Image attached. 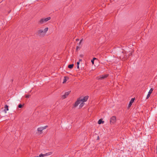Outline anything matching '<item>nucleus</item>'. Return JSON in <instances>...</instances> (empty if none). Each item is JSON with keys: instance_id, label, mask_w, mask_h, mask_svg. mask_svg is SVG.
Segmentation results:
<instances>
[{"instance_id": "nucleus-11", "label": "nucleus", "mask_w": 157, "mask_h": 157, "mask_svg": "<svg viewBox=\"0 0 157 157\" xmlns=\"http://www.w3.org/2000/svg\"><path fill=\"white\" fill-rule=\"evenodd\" d=\"M69 79V78L67 77H64V78L63 79V83H65L66 81Z\"/></svg>"}, {"instance_id": "nucleus-12", "label": "nucleus", "mask_w": 157, "mask_h": 157, "mask_svg": "<svg viewBox=\"0 0 157 157\" xmlns=\"http://www.w3.org/2000/svg\"><path fill=\"white\" fill-rule=\"evenodd\" d=\"M103 123L104 121H102L101 119L99 120L98 121V123L99 124H100L101 123Z\"/></svg>"}, {"instance_id": "nucleus-25", "label": "nucleus", "mask_w": 157, "mask_h": 157, "mask_svg": "<svg viewBox=\"0 0 157 157\" xmlns=\"http://www.w3.org/2000/svg\"><path fill=\"white\" fill-rule=\"evenodd\" d=\"M76 41H78V40H79V39H76Z\"/></svg>"}, {"instance_id": "nucleus-2", "label": "nucleus", "mask_w": 157, "mask_h": 157, "mask_svg": "<svg viewBox=\"0 0 157 157\" xmlns=\"http://www.w3.org/2000/svg\"><path fill=\"white\" fill-rule=\"evenodd\" d=\"M48 29V28L46 27L45 28L44 30L41 29H39L37 32V34L40 36L42 37L44 36L45 35Z\"/></svg>"}, {"instance_id": "nucleus-21", "label": "nucleus", "mask_w": 157, "mask_h": 157, "mask_svg": "<svg viewBox=\"0 0 157 157\" xmlns=\"http://www.w3.org/2000/svg\"><path fill=\"white\" fill-rule=\"evenodd\" d=\"M79 63H80L79 62H77V65H79Z\"/></svg>"}, {"instance_id": "nucleus-14", "label": "nucleus", "mask_w": 157, "mask_h": 157, "mask_svg": "<svg viewBox=\"0 0 157 157\" xmlns=\"http://www.w3.org/2000/svg\"><path fill=\"white\" fill-rule=\"evenodd\" d=\"M153 90V89L152 88H151L150 90L148 92V94H151L152 93V91Z\"/></svg>"}, {"instance_id": "nucleus-24", "label": "nucleus", "mask_w": 157, "mask_h": 157, "mask_svg": "<svg viewBox=\"0 0 157 157\" xmlns=\"http://www.w3.org/2000/svg\"><path fill=\"white\" fill-rule=\"evenodd\" d=\"M99 136H98L97 137V140H99Z\"/></svg>"}, {"instance_id": "nucleus-8", "label": "nucleus", "mask_w": 157, "mask_h": 157, "mask_svg": "<svg viewBox=\"0 0 157 157\" xmlns=\"http://www.w3.org/2000/svg\"><path fill=\"white\" fill-rule=\"evenodd\" d=\"M71 92V91H69L68 92H65V94L62 95V98L63 99H64L66 98L69 94Z\"/></svg>"}, {"instance_id": "nucleus-4", "label": "nucleus", "mask_w": 157, "mask_h": 157, "mask_svg": "<svg viewBox=\"0 0 157 157\" xmlns=\"http://www.w3.org/2000/svg\"><path fill=\"white\" fill-rule=\"evenodd\" d=\"M108 74H106L99 76L98 77V79L99 80L104 79L106 78L108 76Z\"/></svg>"}, {"instance_id": "nucleus-26", "label": "nucleus", "mask_w": 157, "mask_h": 157, "mask_svg": "<svg viewBox=\"0 0 157 157\" xmlns=\"http://www.w3.org/2000/svg\"><path fill=\"white\" fill-rule=\"evenodd\" d=\"M82 61V59H80L79 60V62H80V61Z\"/></svg>"}, {"instance_id": "nucleus-18", "label": "nucleus", "mask_w": 157, "mask_h": 157, "mask_svg": "<svg viewBox=\"0 0 157 157\" xmlns=\"http://www.w3.org/2000/svg\"><path fill=\"white\" fill-rule=\"evenodd\" d=\"M82 40H83V39H82L80 40V42L79 43V45H80L81 44V42H82Z\"/></svg>"}, {"instance_id": "nucleus-17", "label": "nucleus", "mask_w": 157, "mask_h": 157, "mask_svg": "<svg viewBox=\"0 0 157 157\" xmlns=\"http://www.w3.org/2000/svg\"><path fill=\"white\" fill-rule=\"evenodd\" d=\"M150 94H148L147 96V97H146V99H148L149 97L150 96Z\"/></svg>"}, {"instance_id": "nucleus-27", "label": "nucleus", "mask_w": 157, "mask_h": 157, "mask_svg": "<svg viewBox=\"0 0 157 157\" xmlns=\"http://www.w3.org/2000/svg\"><path fill=\"white\" fill-rule=\"evenodd\" d=\"M80 56H81V57H82V55H80Z\"/></svg>"}, {"instance_id": "nucleus-7", "label": "nucleus", "mask_w": 157, "mask_h": 157, "mask_svg": "<svg viewBox=\"0 0 157 157\" xmlns=\"http://www.w3.org/2000/svg\"><path fill=\"white\" fill-rule=\"evenodd\" d=\"M47 126H45L44 127H41L38 128L37 130L39 132H40V133H41V132L44 129H45Z\"/></svg>"}, {"instance_id": "nucleus-19", "label": "nucleus", "mask_w": 157, "mask_h": 157, "mask_svg": "<svg viewBox=\"0 0 157 157\" xmlns=\"http://www.w3.org/2000/svg\"><path fill=\"white\" fill-rule=\"evenodd\" d=\"M94 61L93 60V59L91 61V62L93 64H94Z\"/></svg>"}, {"instance_id": "nucleus-22", "label": "nucleus", "mask_w": 157, "mask_h": 157, "mask_svg": "<svg viewBox=\"0 0 157 157\" xmlns=\"http://www.w3.org/2000/svg\"><path fill=\"white\" fill-rule=\"evenodd\" d=\"M77 68L78 69L79 68V65H77Z\"/></svg>"}, {"instance_id": "nucleus-10", "label": "nucleus", "mask_w": 157, "mask_h": 157, "mask_svg": "<svg viewBox=\"0 0 157 157\" xmlns=\"http://www.w3.org/2000/svg\"><path fill=\"white\" fill-rule=\"evenodd\" d=\"M5 109L4 110V112L5 113H7V111H8L9 110L8 109V106L7 105H6L5 106Z\"/></svg>"}, {"instance_id": "nucleus-3", "label": "nucleus", "mask_w": 157, "mask_h": 157, "mask_svg": "<svg viewBox=\"0 0 157 157\" xmlns=\"http://www.w3.org/2000/svg\"><path fill=\"white\" fill-rule=\"evenodd\" d=\"M51 19V17H48L46 18H43L40 20V22L42 24L44 23H45L48 21H49Z\"/></svg>"}, {"instance_id": "nucleus-1", "label": "nucleus", "mask_w": 157, "mask_h": 157, "mask_svg": "<svg viewBox=\"0 0 157 157\" xmlns=\"http://www.w3.org/2000/svg\"><path fill=\"white\" fill-rule=\"evenodd\" d=\"M88 98V96H85L84 98H79L78 99L77 101L75 102V106L76 107L78 105H79V108H82L84 105V102L86 101Z\"/></svg>"}, {"instance_id": "nucleus-16", "label": "nucleus", "mask_w": 157, "mask_h": 157, "mask_svg": "<svg viewBox=\"0 0 157 157\" xmlns=\"http://www.w3.org/2000/svg\"><path fill=\"white\" fill-rule=\"evenodd\" d=\"M30 96V95L29 94L26 95H25V97L27 98H28Z\"/></svg>"}, {"instance_id": "nucleus-15", "label": "nucleus", "mask_w": 157, "mask_h": 157, "mask_svg": "<svg viewBox=\"0 0 157 157\" xmlns=\"http://www.w3.org/2000/svg\"><path fill=\"white\" fill-rule=\"evenodd\" d=\"M23 105H21V104H20L18 106V107L19 108H22V107L23 106Z\"/></svg>"}, {"instance_id": "nucleus-6", "label": "nucleus", "mask_w": 157, "mask_h": 157, "mask_svg": "<svg viewBox=\"0 0 157 157\" xmlns=\"http://www.w3.org/2000/svg\"><path fill=\"white\" fill-rule=\"evenodd\" d=\"M52 152H49L48 153H46L44 154H40L39 155V156H36V157H44V156H47L49 155H50L52 154Z\"/></svg>"}, {"instance_id": "nucleus-23", "label": "nucleus", "mask_w": 157, "mask_h": 157, "mask_svg": "<svg viewBox=\"0 0 157 157\" xmlns=\"http://www.w3.org/2000/svg\"><path fill=\"white\" fill-rule=\"evenodd\" d=\"M79 48L78 46H77L76 47V50H78V48Z\"/></svg>"}, {"instance_id": "nucleus-5", "label": "nucleus", "mask_w": 157, "mask_h": 157, "mask_svg": "<svg viewBox=\"0 0 157 157\" xmlns=\"http://www.w3.org/2000/svg\"><path fill=\"white\" fill-rule=\"evenodd\" d=\"M116 118L115 116H113L111 117L110 120V122L111 124H113L116 122Z\"/></svg>"}, {"instance_id": "nucleus-20", "label": "nucleus", "mask_w": 157, "mask_h": 157, "mask_svg": "<svg viewBox=\"0 0 157 157\" xmlns=\"http://www.w3.org/2000/svg\"><path fill=\"white\" fill-rule=\"evenodd\" d=\"M96 59H96V58H94L93 59H93V60H94V61L95 60H96Z\"/></svg>"}, {"instance_id": "nucleus-9", "label": "nucleus", "mask_w": 157, "mask_h": 157, "mask_svg": "<svg viewBox=\"0 0 157 157\" xmlns=\"http://www.w3.org/2000/svg\"><path fill=\"white\" fill-rule=\"evenodd\" d=\"M134 100H135L134 98H132L131 99V100L129 102V103L128 105V108H129L131 107V106L132 105V103L134 102Z\"/></svg>"}, {"instance_id": "nucleus-13", "label": "nucleus", "mask_w": 157, "mask_h": 157, "mask_svg": "<svg viewBox=\"0 0 157 157\" xmlns=\"http://www.w3.org/2000/svg\"><path fill=\"white\" fill-rule=\"evenodd\" d=\"M73 66H74L73 64H70L68 66V67L70 69H71L73 67Z\"/></svg>"}]
</instances>
